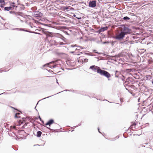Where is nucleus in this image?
Returning a JSON list of instances; mask_svg holds the SVG:
<instances>
[{"label":"nucleus","instance_id":"f257e3e1","mask_svg":"<svg viewBox=\"0 0 153 153\" xmlns=\"http://www.w3.org/2000/svg\"><path fill=\"white\" fill-rule=\"evenodd\" d=\"M43 33L46 35V38L49 37H55L57 36L59 34L57 33H53L43 30Z\"/></svg>","mask_w":153,"mask_h":153},{"label":"nucleus","instance_id":"f03ea898","mask_svg":"<svg viewBox=\"0 0 153 153\" xmlns=\"http://www.w3.org/2000/svg\"><path fill=\"white\" fill-rule=\"evenodd\" d=\"M98 73L102 75H103L107 78H110L111 77V75L107 71L101 70L98 71Z\"/></svg>","mask_w":153,"mask_h":153},{"label":"nucleus","instance_id":"7ed1b4c3","mask_svg":"<svg viewBox=\"0 0 153 153\" xmlns=\"http://www.w3.org/2000/svg\"><path fill=\"white\" fill-rule=\"evenodd\" d=\"M125 35V33L122 32L120 33L117 35L116 36V38L118 39H123Z\"/></svg>","mask_w":153,"mask_h":153},{"label":"nucleus","instance_id":"20e7f679","mask_svg":"<svg viewBox=\"0 0 153 153\" xmlns=\"http://www.w3.org/2000/svg\"><path fill=\"white\" fill-rule=\"evenodd\" d=\"M90 69L94 71H95L96 70H97L98 73V71H99L101 69L99 67L95 66V65L91 66L90 68Z\"/></svg>","mask_w":153,"mask_h":153},{"label":"nucleus","instance_id":"39448f33","mask_svg":"<svg viewBox=\"0 0 153 153\" xmlns=\"http://www.w3.org/2000/svg\"><path fill=\"white\" fill-rule=\"evenodd\" d=\"M9 13H12V14H15L16 16H17V15L19 16V15L18 14V13H15V12H14L12 11H9ZM19 16H20L19 17H17V20H20L21 22H23L24 21H23L22 20V17L20 16V15H19Z\"/></svg>","mask_w":153,"mask_h":153},{"label":"nucleus","instance_id":"423d86ee","mask_svg":"<svg viewBox=\"0 0 153 153\" xmlns=\"http://www.w3.org/2000/svg\"><path fill=\"white\" fill-rule=\"evenodd\" d=\"M96 1H90L89 3V6L90 7H94L96 6Z\"/></svg>","mask_w":153,"mask_h":153},{"label":"nucleus","instance_id":"0eeeda50","mask_svg":"<svg viewBox=\"0 0 153 153\" xmlns=\"http://www.w3.org/2000/svg\"><path fill=\"white\" fill-rule=\"evenodd\" d=\"M54 123V120L52 119L50 120L47 123L45 124L46 126H49L50 127V126Z\"/></svg>","mask_w":153,"mask_h":153},{"label":"nucleus","instance_id":"6e6552de","mask_svg":"<svg viewBox=\"0 0 153 153\" xmlns=\"http://www.w3.org/2000/svg\"><path fill=\"white\" fill-rule=\"evenodd\" d=\"M14 30H17L19 31H26V32H29L28 30H25L24 29L22 28H16L14 29Z\"/></svg>","mask_w":153,"mask_h":153},{"label":"nucleus","instance_id":"1a4fd4ad","mask_svg":"<svg viewBox=\"0 0 153 153\" xmlns=\"http://www.w3.org/2000/svg\"><path fill=\"white\" fill-rule=\"evenodd\" d=\"M12 8L13 7H4V10L8 11L12 10Z\"/></svg>","mask_w":153,"mask_h":153},{"label":"nucleus","instance_id":"9d476101","mask_svg":"<svg viewBox=\"0 0 153 153\" xmlns=\"http://www.w3.org/2000/svg\"><path fill=\"white\" fill-rule=\"evenodd\" d=\"M29 134H26L25 135H24L23 136V137H21L19 136H16V137L18 138H21V139H25L26 138V136L28 135Z\"/></svg>","mask_w":153,"mask_h":153},{"label":"nucleus","instance_id":"9b49d317","mask_svg":"<svg viewBox=\"0 0 153 153\" xmlns=\"http://www.w3.org/2000/svg\"><path fill=\"white\" fill-rule=\"evenodd\" d=\"M8 134L10 136L13 137L14 136H16V134L13 132L12 131V133L11 132H9L8 133Z\"/></svg>","mask_w":153,"mask_h":153},{"label":"nucleus","instance_id":"f8f14e48","mask_svg":"<svg viewBox=\"0 0 153 153\" xmlns=\"http://www.w3.org/2000/svg\"><path fill=\"white\" fill-rule=\"evenodd\" d=\"M108 27H102V28H101V29H100V30L101 31H103L105 30H107V29H108Z\"/></svg>","mask_w":153,"mask_h":153},{"label":"nucleus","instance_id":"ddd939ff","mask_svg":"<svg viewBox=\"0 0 153 153\" xmlns=\"http://www.w3.org/2000/svg\"><path fill=\"white\" fill-rule=\"evenodd\" d=\"M42 133L40 131H37V136L39 137L41 136Z\"/></svg>","mask_w":153,"mask_h":153},{"label":"nucleus","instance_id":"4468645a","mask_svg":"<svg viewBox=\"0 0 153 153\" xmlns=\"http://www.w3.org/2000/svg\"><path fill=\"white\" fill-rule=\"evenodd\" d=\"M74 47H76L75 48V50H79L81 49V47L79 46H76V45H75V46H73Z\"/></svg>","mask_w":153,"mask_h":153},{"label":"nucleus","instance_id":"2eb2a0df","mask_svg":"<svg viewBox=\"0 0 153 153\" xmlns=\"http://www.w3.org/2000/svg\"><path fill=\"white\" fill-rule=\"evenodd\" d=\"M0 3H1V4H4L5 3V1L4 0H0Z\"/></svg>","mask_w":153,"mask_h":153},{"label":"nucleus","instance_id":"dca6fc26","mask_svg":"<svg viewBox=\"0 0 153 153\" xmlns=\"http://www.w3.org/2000/svg\"><path fill=\"white\" fill-rule=\"evenodd\" d=\"M88 59L87 58H85L83 60L82 59V62H88Z\"/></svg>","mask_w":153,"mask_h":153},{"label":"nucleus","instance_id":"f3484780","mask_svg":"<svg viewBox=\"0 0 153 153\" xmlns=\"http://www.w3.org/2000/svg\"><path fill=\"white\" fill-rule=\"evenodd\" d=\"M123 19L125 20H129L130 19V18H129V17H128L127 16H126V17H124L123 18Z\"/></svg>","mask_w":153,"mask_h":153},{"label":"nucleus","instance_id":"a211bd4d","mask_svg":"<svg viewBox=\"0 0 153 153\" xmlns=\"http://www.w3.org/2000/svg\"><path fill=\"white\" fill-rule=\"evenodd\" d=\"M15 118H20V117L19 116H18V115H17L16 114H15Z\"/></svg>","mask_w":153,"mask_h":153},{"label":"nucleus","instance_id":"6ab92c4d","mask_svg":"<svg viewBox=\"0 0 153 153\" xmlns=\"http://www.w3.org/2000/svg\"><path fill=\"white\" fill-rule=\"evenodd\" d=\"M136 125V123H134L133 124H132L131 125L132 128H133V127H134V128H135V126Z\"/></svg>","mask_w":153,"mask_h":153},{"label":"nucleus","instance_id":"aec40b11","mask_svg":"<svg viewBox=\"0 0 153 153\" xmlns=\"http://www.w3.org/2000/svg\"><path fill=\"white\" fill-rule=\"evenodd\" d=\"M15 4V3L14 2H12V3L10 4V5H11V6H12L13 7H15V5H14Z\"/></svg>","mask_w":153,"mask_h":153},{"label":"nucleus","instance_id":"412c9836","mask_svg":"<svg viewBox=\"0 0 153 153\" xmlns=\"http://www.w3.org/2000/svg\"><path fill=\"white\" fill-rule=\"evenodd\" d=\"M19 132V133H25V132L24 131H20Z\"/></svg>","mask_w":153,"mask_h":153},{"label":"nucleus","instance_id":"4be33fe9","mask_svg":"<svg viewBox=\"0 0 153 153\" xmlns=\"http://www.w3.org/2000/svg\"><path fill=\"white\" fill-rule=\"evenodd\" d=\"M29 15H25L24 17L25 18H26Z\"/></svg>","mask_w":153,"mask_h":153},{"label":"nucleus","instance_id":"5701e85b","mask_svg":"<svg viewBox=\"0 0 153 153\" xmlns=\"http://www.w3.org/2000/svg\"><path fill=\"white\" fill-rule=\"evenodd\" d=\"M4 5V4H1V5H0V7H1V8L3 7H4V5Z\"/></svg>","mask_w":153,"mask_h":153},{"label":"nucleus","instance_id":"b1692460","mask_svg":"<svg viewBox=\"0 0 153 153\" xmlns=\"http://www.w3.org/2000/svg\"><path fill=\"white\" fill-rule=\"evenodd\" d=\"M16 114L17 115H19L20 114V113H16Z\"/></svg>","mask_w":153,"mask_h":153},{"label":"nucleus","instance_id":"393cba45","mask_svg":"<svg viewBox=\"0 0 153 153\" xmlns=\"http://www.w3.org/2000/svg\"><path fill=\"white\" fill-rule=\"evenodd\" d=\"M30 30H29V32H31V33H34V31H30Z\"/></svg>","mask_w":153,"mask_h":153},{"label":"nucleus","instance_id":"a878e982","mask_svg":"<svg viewBox=\"0 0 153 153\" xmlns=\"http://www.w3.org/2000/svg\"><path fill=\"white\" fill-rule=\"evenodd\" d=\"M11 108H13L14 109H15V110H17V109L16 108H14L13 107H11Z\"/></svg>","mask_w":153,"mask_h":153},{"label":"nucleus","instance_id":"bb28decb","mask_svg":"<svg viewBox=\"0 0 153 153\" xmlns=\"http://www.w3.org/2000/svg\"><path fill=\"white\" fill-rule=\"evenodd\" d=\"M6 129L7 130V131H9V128H7Z\"/></svg>","mask_w":153,"mask_h":153},{"label":"nucleus","instance_id":"cd10ccee","mask_svg":"<svg viewBox=\"0 0 153 153\" xmlns=\"http://www.w3.org/2000/svg\"><path fill=\"white\" fill-rule=\"evenodd\" d=\"M28 20H25V22L26 23H27Z\"/></svg>","mask_w":153,"mask_h":153},{"label":"nucleus","instance_id":"c85d7f7f","mask_svg":"<svg viewBox=\"0 0 153 153\" xmlns=\"http://www.w3.org/2000/svg\"><path fill=\"white\" fill-rule=\"evenodd\" d=\"M6 94L5 92H4V93H3L2 94H0V95H1V94Z\"/></svg>","mask_w":153,"mask_h":153},{"label":"nucleus","instance_id":"c756f323","mask_svg":"<svg viewBox=\"0 0 153 153\" xmlns=\"http://www.w3.org/2000/svg\"><path fill=\"white\" fill-rule=\"evenodd\" d=\"M23 118L24 119V121H25V119H26V118Z\"/></svg>","mask_w":153,"mask_h":153},{"label":"nucleus","instance_id":"7c9ffc66","mask_svg":"<svg viewBox=\"0 0 153 153\" xmlns=\"http://www.w3.org/2000/svg\"><path fill=\"white\" fill-rule=\"evenodd\" d=\"M47 127L48 128H49V127Z\"/></svg>","mask_w":153,"mask_h":153},{"label":"nucleus","instance_id":"2f4dec72","mask_svg":"<svg viewBox=\"0 0 153 153\" xmlns=\"http://www.w3.org/2000/svg\"><path fill=\"white\" fill-rule=\"evenodd\" d=\"M152 63H150L149 64H152Z\"/></svg>","mask_w":153,"mask_h":153}]
</instances>
